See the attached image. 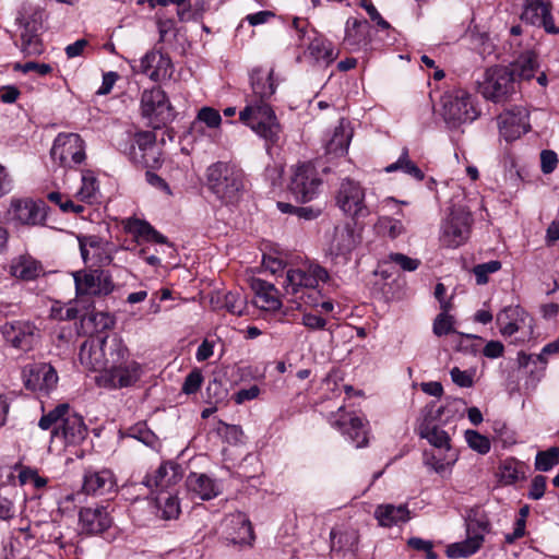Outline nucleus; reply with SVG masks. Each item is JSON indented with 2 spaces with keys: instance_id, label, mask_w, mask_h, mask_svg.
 Wrapping results in <instances>:
<instances>
[{
  "instance_id": "obj_1",
  "label": "nucleus",
  "mask_w": 559,
  "mask_h": 559,
  "mask_svg": "<svg viewBox=\"0 0 559 559\" xmlns=\"http://www.w3.org/2000/svg\"><path fill=\"white\" fill-rule=\"evenodd\" d=\"M38 427L43 430L51 429V439H59L64 445L80 444L88 431L83 417L71 411L68 403L58 404L45 413L38 421Z\"/></svg>"
},
{
  "instance_id": "obj_2",
  "label": "nucleus",
  "mask_w": 559,
  "mask_h": 559,
  "mask_svg": "<svg viewBox=\"0 0 559 559\" xmlns=\"http://www.w3.org/2000/svg\"><path fill=\"white\" fill-rule=\"evenodd\" d=\"M239 120L265 141L267 151L280 143L283 129L269 102L248 100Z\"/></svg>"
},
{
  "instance_id": "obj_3",
  "label": "nucleus",
  "mask_w": 559,
  "mask_h": 559,
  "mask_svg": "<svg viewBox=\"0 0 559 559\" xmlns=\"http://www.w3.org/2000/svg\"><path fill=\"white\" fill-rule=\"evenodd\" d=\"M207 187L225 203L236 202L243 190V173L237 166L216 162L206 170Z\"/></svg>"
},
{
  "instance_id": "obj_4",
  "label": "nucleus",
  "mask_w": 559,
  "mask_h": 559,
  "mask_svg": "<svg viewBox=\"0 0 559 559\" xmlns=\"http://www.w3.org/2000/svg\"><path fill=\"white\" fill-rule=\"evenodd\" d=\"M109 349V362L105 368V377L114 389L128 388L136 383L142 376V367L134 359L130 358L128 347L122 341H114Z\"/></svg>"
},
{
  "instance_id": "obj_5",
  "label": "nucleus",
  "mask_w": 559,
  "mask_h": 559,
  "mask_svg": "<svg viewBox=\"0 0 559 559\" xmlns=\"http://www.w3.org/2000/svg\"><path fill=\"white\" fill-rule=\"evenodd\" d=\"M466 539L447 547L450 558H465L477 552L484 544L485 535L490 533L491 524L486 512L475 507L468 510L465 518Z\"/></svg>"
},
{
  "instance_id": "obj_6",
  "label": "nucleus",
  "mask_w": 559,
  "mask_h": 559,
  "mask_svg": "<svg viewBox=\"0 0 559 559\" xmlns=\"http://www.w3.org/2000/svg\"><path fill=\"white\" fill-rule=\"evenodd\" d=\"M326 275L325 271L319 269L316 274L300 269H290L286 272L284 282L285 294L292 296V301L298 306H317L320 292L318 290L319 278Z\"/></svg>"
},
{
  "instance_id": "obj_7",
  "label": "nucleus",
  "mask_w": 559,
  "mask_h": 559,
  "mask_svg": "<svg viewBox=\"0 0 559 559\" xmlns=\"http://www.w3.org/2000/svg\"><path fill=\"white\" fill-rule=\"evenodd\" d=\"M140 103L141 115L153 129L165 127L176 118V111L166 93L158 86L144 90Z\"/></svg>"
},
{
  "instance_id": "obj_8",
  "label": "nucleus",
  "mask_w": 559,
  "mask_h": 559,
  "mask_svg": "<svg viewBox=\"0 0 559 559\" xmlns=\"http://www.w3.org/2000/svg\"><path fill=\"white\" fill-rule=\"evenodd\" d=\"M444 121L456 128L462 123L472 122L479 116L472 96L464 90H454L445 93L441 99Z\"/></svg>"
},
{
  "instance_id": "obj_9",
  "label": "nucleus",
  "mask_w": 559,
  "mask_h": 559,
  "mask_svg": "<svg viewBox=\"0 0 559 559\" xmlns=\"http://www.w3.org/2000/svg\"><path fill=\"white\" fill-rule=\"evenodd\" d=\"M479 93L493 103H504L515 93L513 73L507 67H493L486 70L484 80L478 84Z\"/></svg>"
},
{
  "instance_id": "obj_10",
  "label": "nucleus",
  "mask_w": 559,
  "mask_h": 559,
  "mask_svg": "<svg viewBox=\"0 0 559 559\" xmlns=\"http://www.w3.org/2000/svg\"><path fill=\"white\" fill-rule=\"evenodd\" d=\"M473 217L461 205H454L441 225L440 241L447 248H457L465 243L471 235Z\"/></svg>"
},
{
  "instance_id": "obj_11",
  "label": "nucleus",
  "mask_w": 559,
  "mask_h": 559,
  "mask_svg": "<svg viewBox=\"0 0 559 559\" xmlns=\"http://www.w3.org/2000/svg\"><path fill=\"white\" fill-rule=\"evenodd\" d=\"M123 152L134 164L145 168H156L160 165V151L156 145V135L152 131L134 133Z\"/></svg>"
},
{
  "instance_id": "obj_12",
  "label": "nucleus",
  "mask_w": 559,
  "mask_h": 559,
  "mask_svg": "<svg viewBox=\"0 0 559 559\" xmlns=\"http://www.w3.org/2000/svg\"><path fill=\"white\" fill-rule=\"evenodd\" d=\"M114 341H122L118 336L114 335H92L80 347L79 359L80 362L88 370L92 371H104L109 362L110 353L115 354V350L109 349L110 344Z\"/></svg>"
},
{
  "instance_id": "obj_13",
  "label": "nucleus",
  "mask_w": 559,
  "mask_h": 559,
  "mask_svg": "<svg viewBox=\"0 0 559 559\" xmlns=\"http://www.w3.org/2000/svg\"><path fill=\"white\" fill-rule=\"evenodd\" d=\"M50 156L61 167H73L85 159L84 141L76 133H59L53 141Z\"/></svg>"
},
{
  "instance_id": "obj_14",
  "label": "nucleus",
  "mask_w": 559,
  "mask_h": 559,
  "mask_svg": "<svg viewBox=\"0 0 559 559\" xmlns=\"http://www.w3.org/2000/svg\"><path fill=\"white\" fill-rule=\"evenodd\" d=\"M335 200L341 211L353 218H364L370 213L365 202V189L352 179L342 180Z\"/></svg>"
},
{
  "instance_id": "obj_15",
  "label": "nucleus",
  "mask_w": 559,
  "mask_h": 559,
  "mask_svg": "<svg viewBox=\"0 0 559 559\" xmlns=\"http://www.w3.org/2000/svg\"><path fill=\"white\" fill-rule=\"evenodd\" d=\"M72 275L76 295L106 296L115 289L111 275L102 269L80 270Z\"/></svg>"
},
{
  "instance_id": "obj_16",
  "label": "nucleus",
  "mask_w": 559,
  "mask_h": 559,
  "mask_svg": "<svg viewBox=\"0 0 559 559\" xmlns=\"http://www.w3.org/2000/svg\"><path fill=\"white\" fill-rule=\"evenodd\" d=\"M8 216L15 225L40 226L46 222L47 205L32 199H12Z\"/></svg>"
},
{
  "instance_id": "obj_17",
  "label": "nucleus",
  "mask_w": 559,
  "mask_h": 559,
  "mask_svg": "<svg viewBox=\"0 0 559 559\" xmlns=\"http://www.w3.org/2000/svg\"><path fill=\"white\" fill-rule=\"evenodd\" d=\"M321 185L322 180L316 167L311 163H305L295 169L289 190L297 200L308 202L317 197Z\"/></svg>"
},
{
  "instance_id": "obj_18",
  "label": "nucleus",
  "mask_w": 559,
  "mask_h": 559,
  "mask_svg": "<svg viewBox=\"0 0 559 559\" xmlns=\"http://www.w3.org/2000/svg\"><path fill=\"white\" fill-rule=\"evenodd\" d=\"M23 382L27 390L48 395L59 380L56 369L45 362L27 365L22 371Z\"/></svg>"
},
{
  "instance_id": "obj_19",
  "label": "nucleus",
  "mask_w": 559,
  "mask_h": 559,
  "mask_svg": "<svg viewBox=\"0 0 559 559\" xmlns=\"http://www.w3.org/2000/svg\"><path fill=\"white\" fill-rule=\"evenodd\" d=\"M223 540L227 546H252L254 533L248 516L242 512L227 515L223 522Z\"/></svg>"
},
{
  "instance_id": "obj_20",
  "label": "nucleus",
  "mask_w": 559,
  "mask_h": 559,
  "mask_svg": "<svg viewBox=\"0 0 559 559\" xmlns=\"http://www.w3.org/2000/svg\"><path fill=\"white\" fill-rule=\"evenodd\" d=\"M0 332L7 344L27 352L33 348L37 328L26 320H13L0 326Z\"/></svg>"
},
{
  "instance_id": "obj_21",
  "label": "nucleus",
  "mask_w": 559,
  "mask_h": 559,
  "mask_svg": "<svg viewBox=\"0 0 559 559\" xmlns=\"http://www.w3.org/2000/svg\"><path fill=\"white\" fill-rule=\"evenodd\" d=\"M521 20L527 24L539 26L548 34H559V27L551 15L550 0H525Z\"/></svg>"
},
{
  "instance_id": "obj_22",
  "label": "nucleus",
  "mask_w": 559,
  "mask_h": 559,
  "mask_svg": "<svg viewBox=\"0 0 559 559\" xmlns=\"http://www.w3.org/2000/svg\"><path fill=\"white\" fill-rule=\"evenodd\" d=\"M532 318L520 306L504 307L497 314V325L503 336H512L516 332L532 333Z\"/></svg>"
},
{
  "instance_id": "obj_23",
  "label": "nucleus",
  "mask_w": 559,
  "mask_h": 559,
  "mask_svg": "<svg viewBox=\"0 0 559 559\" xmlns=\"http://www.w3.org/2000/svg\"><path fill=\"white\" fill-rule=\"evenodd\" d=\"M501 136L511 142L530 130L528 112L521 107H514L500 114L497 118Z\"/></svg>"
},
{
  "instance_id": "obj_24",
  "label": "nucleus",
  "mask_w": 559,
  "mask_h": 559,
  "mask_svg": "<svg viewBox=\"0 0 559 559\" xmlns=\"http://www.w3.org/2000/svg\"><path fill=\"white\" fill-rule=\"evenodd\" d=\"M181 478V466L178 463L168 461L162 463L154 472L146 474L142 484L151 491H159L162 493L176 485Z\"/></svg>"
},
{
  "instance_id": "obj_25",
  "label": "nucleus",
  "mask_w": 559,
  "mask_h": 559,
  "mask_svg": "<svg viewBox=\"0 0 559 559\" xmlns=\"http://www.w3.org/2000/svg\"><path fill=\"white\" fill-rule=\"evenodd\" d=\"M81 532L86 535H97L107 531L112 519L104 506L84 507L79 512Z\"/></svg>"
},
{
  "instance_id": "obj_26",
  "label": "nucleus",
  "mask_w": 559,
  "mask_h": 559,
  "mask_svg": "<svg viewBox=\"0 0 559 559\" xmlns=\"http://www.w3.org/2000/svg\"><path fill=\"white\" fill-rule=\"evenodd\" d=\"M138 71L158 82L170 78L173 63L168 56L159 51H148L139 61Z\"/></svg>"
},
{
  "instance_id": "obj_27",
  "label": "nucleus",
  "mask_w": 559,
  "mask_h": 559,
  "mask_svg": "<svg viewBox=\"0 0 559 559\" xmlns=\"http://www.w3.org/2000/svg\"><path fill=\"white\" fill-rule=\"evenodd\" d=\"M273 74V69L265 70L263 68H255L252 70L250 74L252 94L247 96L246 103L248 100L269 102L276 91Z\"/></svg>"
},
{
  "instance_id": "obj_28",
  "label": "nucleus",
  "mask_w": 559,
  "mask_h": 559,
  "mask_svg": "<svg viewBox=\"0 0 559 559\" xmlns=\"http://www.w3.org/2000/svg\"><path fill=\"white\" fill-rule=\"evenodd\" d=\"M116 478L110 469H88L84 474L83 490L87 495L104 496L114 492Z\"/></svg>"
},
{
  "instance_id": "obj_29",
  "label": "nucleus",
  "mask_w": 559,
  "mask_h": 559,
  "mask_svg": "<svg viewBox=\"0 0 559 559\" xmlns=\"http://www.w3.org/2000/svg\"><path fill=\"white\" fill-rule=\"evenodd\" d=\"M187 490L195 498L211 500L222 492L219 483L203 473H190L186 479Z\"/></svg>"
},
{
  "instance_id": "obj_30",
  "label": "nucleus",
  "mask_w": 559,
  "mask_h": 559,
  "mask_svg": "<svg viewBox=\"0 0 559 559\" xmlns=\"http://www.w3.org/2000/svg\"><path fill=\"white\" fill-rule=\"evenodd\" d=\"M359 236L350 224L335 226L329 250L335 257L349 254L359 243Z\"/></svg>"
},
{
  "instance_id": "obj_31",
  "label": "nucleus",
  "mask_w": 559,
  "mask_h": 559,
  "mask_svg": "<svg viewBox=\"0 0 559 559\" xmlns=\"http://www.w3.org/2000/svg\"><path fill=\"white\" fill-rule=\"evenodd\" d=\"M17 22L24 27L21 34V50L25 56H38L44 51L43 43L38 35L40 22L36 19L23 21L17 17Z\"/></svg>"
},
{
  "instance_id": "obj_32",
  "label": "nucleus",
  "mask_w": 559,
  "mask_h": 559,
  "mask_svg": "<svg viewBox=\"0 0 559 559\" xmlns=\"http://www.w3.org/2000/svg\"><path fill=\"white\" fill-rule=\"evenodd\" d=\"M252 289L255 293V305L263 310L275 311L282 306L277 289L273 284L257 278L252 282Z\"/></svg>"
},
{
  "instance_id": "obj_33",
  "label": "nucleus",
  "mask_w": 559,
  "mask_h": 559,
  "mask_svg": "<svg viewBox=\"0 0 559 559\" xmlns=\"http://www.w3.org/2000/svg\"><path fill=\"white\" fill-rule=\"evenodd\" d=\"M369 23L366 20L348 19L345 27L344 44L350 50H358L367 45Z\"/></svg>"
},
{
  "instance_id": "obj_34",
  "label": "nucleus",
  "mask_w": 559,
  "mask_h": 559,
  "mask_svg": "<svg viewBox=\"0 0 559 559\" xmlns=\"http://www.w3.org/2000/svg\"><path fill=\"white\" fill-rule=\"evenodd\" d=\"M374 518L378 520L379 525L392 527L407 522L409 520V510L405 504H380L374 510Z\"/></svg>"
},
{
  "instance_id": "obj_35",
  "label": "nucleus",
  "mask_w": 559,
  "mask_h": 559,
  "mask_svg": "<svg viewBox=\"0 0 559 559\" xmlns=\"http://www.w3.org/2000/svg\"><path fill=\"white\" fill-rule=\"evenodd\" d=\"M332 426L340 429L344 435H347L357 448L367 444V436L364 423L358 417H349L346 419L343 415L340 418L331 419Z\"/></svg>"
},
{
  "instance_id": "obj_36",
  "label": "nucleus",
  "mask_w": 559,
  "mask_h": 559,
  "mask_svg": "<svg viewBox=\"0 0 559 559\" xmlns=\"http://www.w3.org/2000/svg\"><path fill=\"white\" fill-rule=\"evenodd\" d=\"M126 229L128 233L145 241L167 243V238L144 219L136 217L128 218Z\"/></svg>"
},
{
  "instance_id": "obj_37",
  "label": "nucleus",
  "mask_w": 559,
  "mask_h": 559,
  "mask_svg": "<svg viewBox=\"0 0 559 559\" xmlns=\"http://www.w3.org/2000/svg\"><path fill=\"white\" fill-rule=\"evenodd\" d=\"M13 276L23 281H33L44 273L43 265L29 255H21L11 265Z\"/></svg>"
},
{
  "instance_id": "obj_38",
  "label": "nucleus",
  "mask_w": 559,
  "mask_h": 559,
  "mask_svg": "<svg viewBox=\"0 0 559 559\" xmlns=\"http://www.w3.org/2000/svg\"><path fill=\"white\" fill-rule=\"evenodd\" d=\"M352 136V130L345 127L343 121H341V123L335 127L331 139L326 142V153L333 156L344 155L348 150Z\"/></svg>"
},
{
  "instance_id": "obj_39",
  "label": "nucleus",
  "mask_w": 559,
  "mask_h": 559,
  "mask_svg": "<svg viewBox=\"0 0 559 559\" xmlns=\"http://www.w3.org/2000/svg\"><path fill=\"white\" fill-rule=\"evenodd\" d=\"M537 69V55L534 51H526L519 57L510 71L514 78L518 76L521 80L530 81L534 78Z\"/></svg>"
},
{
  "instance_id": "obj_40",
  "label": "nucleus",
  "mask_w": 559,
  "mask_h": 559,
  "mask_svg": "<svg viewBox=\"0 0 559 559\" xmlns=\"http://www.w3.org/2000/svg\"><path fill=\"white\" fill-rule=\"evenodd\" d=\"M401 170L414 179L421 181L425 178L424 171L409 158L408 148L404 147L402 154L395 163L385 167L386 173Z\"/></svg>"
},
{
  "instance_id": "obj_41",
  "label": "nucleus",
  "mask_w": 559,
  "mask_h": 559,
  "mask_svg": "<svg viewBox=\"0 0 559 559\" xmlns=\"http://www.w3.org/2000/svg\"><path fill=\"white\" fill-rule=\"evenodd\" d=\"M419 436L440 450L445 449L450 451V437L449 435L437 426L429 423L423 424L419 428Z\"/></svg>"
},
{
  "instance_id": "obj_42",
  "label": "nucleus",
  "mask_w": 559,
  "mask_h": 559,
  "mask_svg": "<svg viewBox=\"0 0 559 559\" xmlns=\"http://www.w3.org/2000/svg\"><path fill=\"white\" fill-rule=\"evenodd\" d=\"M156 506L164 520L177 519L181 512L178 497L169 492L159 493L156 498Z\"/></svg>"
},
{
  "instance_id": "obj_43",
  "label": "nucleus",
  "mask_w": 559,
  "mask_h": 559,
  "mask_svg": "<svg viewBox=\"0 0 559 559\" xmlns=\"http://www.w3.org/2000/svg\"><path fill=\"white\" fill-rule=\"evenodd\" d=\"M308 50L311 57L317 61H322L326 64L333 62L337 57V52H335L332 43L323 38H314L311 40Z\"/></svg>"
},
{
  "instance_id": "obj_44",
  "label": "nucleus",
  "mask_w": 559,
  "mask_h": 559,
  "mask_svg": "<svg viewBox=\"0 0 559 559\" xmlns=\"http://www.w3.org/2000/svg\"><path fill=\"white\" fill-rule=\"evenodd\" d=\"M98 191L97 179L93 171L84 170L82 173V186L76 193V197L87 203H92L95 200Z\"/></svg>"
},
{
  "instance_id": "obj_45",
  "label": "nucleus",
  "mask_w": 559,
  "mask_h": 559,
  "mask_svg": "<svg viewBox=\"0 0 559 559\" xmlns=\"http://www.w3.org/2000/svg\"><path fill=\"white\" fill-rule=\"evenodd\" d=\"M559 464V447H551L545 451H538L535 457V469L548 472Z\"/></svg>"
},
{
  "instance_id": "obj_46",
  "label": "nucleus",
  "mask_w": 559,
  "mask_h": 559,
  "mask_svg": "<svg viewBox=\"0 0 559 559\" xmlns=\"http://www.w3.org/2000/svg\"><path fill=\"white\" fill-rule=\"evenodd\" d=\"M84 324H91L92 331L100 335L99 333L111 329L115 325V319L107 312H91L86 318L83 319Z\"/></svg>"
},
{
  "instance_id": "obj_47",
  "label": "nucleus",
  "mask_w": 559,
  "mask_h": 559,
  "mask_svg": "<svg viewBox=\"0 0 559 559\" xmlns=\"http://www.w3.org/2000/svg\"><path fill=\"white\" fill-rule=\"evenodd\" d=\"M501 269V262L491 260L485 263L477 264L473 267L472 272L475 275L477 285H485L489 281V275L498 272Z\"/></svg>"
},
{
  "instance_id": "obj_48",
  "label": "nucleus",
  "mask_w": 559,
  "mask_h": 559,
  "mask_svg": "<svg viewBox=\"0 0 559 559\" xmlns=\"http://www.w3.org/2000/svg\"><path fill=\"white\" fill-rule=\"evenodd\" d=\"M223 307L231 314L242 316L247 309L245 297L239 293L228 292L224 296Z\"/></svg>"
},
{
  "instance_id": "obj_49",
  "label": "nucleus",
  "mask_w": 559,
  "mask_h": 559,
  "mask_svg": "<svg viewBox=\"0 0 559 559\" xmlns=\"http://www.w3.org/2000/svg\"><path fill=\"white\" fill-rule=\"evenodd\" d=\"M465 439L469 448L477 451L479 454H487L490 451V440L476 430H466Z\"/></svg>"
},
{
  "instance_id": "obj_50",
  "label": "nucleus",
  "mask_w": 559,
  "mask_h": 559,
  "mask_svg": "<svg viewBox=\"0 0 559 559\" xmlns=\"http://www.w3.org/2000/svg\"><path fill=\"white\" fill-rule=\"evenodd\" d=\"M358 537L355 532H335L331 531V547L333 550H342L346 544H350L349 548L357 543Z\"/></svg>"
},
{
  "instance_id": "obj_51",
  "label": "nucleus",
  "mask_w": 559,
  "mask_h": 559,
  "mask_svg": "<svg viewBox=\"0 0 559 559\" xmlns=\"http://www.w3.org/2000/svg\"><path fill=\"white\" fill-rule=\"evenodd\" d=\"M530 508L528 506H524L520 509V518L514 523V528L512 533H508L504 536V540L508 544L514 543L516 539L521 538L525 534V525H526V516L528 515Z\"/></svg>"
},
{
  "instance_id": "obj_52",
  "label": "nucleus",
  "mask_w": 559,
  "mask_h": 559,
  "mask_svg": "<svg viewBox=\"0 0 559 559\" xmlns=\"http://www.w3.org/2000/svg\"><path fill=\"white\" fill-rule=\"evenodd\" d=\"M128 436L146 445H152L155 441V435L150 430L145 423H138L130 427L128 429Z\"/></svg>"
},
{
  "instance_id": "obj_53",
  "label": "nucleus",
  "mask_w": 559,
  "mask_h": 559,
  "mask_svg": "<svg viewBox=\"0 0 559 559\" xmlns=\"http://www.w3.org/2000/svg\"><path fill=\"white\" fill-rule=\"evenodd\" d=\"M197 121L203 122L209 128H218L222 117L218 110L213 107H202L197 115Z\"/></svg>"
},
{
  "instance_id": "obj_54",
  "label": "nucleus",
  "mask_w": 559,
  "mask_h": 559,
  "mask_svg": "<svg viewBox=\"0 0 559 559\" xmlns=\"http://www.w3.org/2000/svg\"><path fill=\"white\" fill-rule=\"evenodd\" d=\"M524 466L521 462L510 461L506 462L502 467V478L508 484H513L524 477Z\"/></svg>"
},
{
  "instance_id": "obj_55",
  "label": "nucleus",
  "mask_w": 559,
  "mask_h": 559,
  "mask_svg": "<svg viewBox=\"0 0 559 559\" xmlns=\"http://www.w3.org/2000/svg\"><path fill=\"white\" fill-rule=\"evenodd\" d=\"M389 261L399 265L403 271L413 272L416 271L421 264L419 259L411 258L400 252H393L389 254Z\"/></svg>"
},
{
  "instance_id": "obj_56",
  "label": "nucleus",
  "mask_w": 559,
  "mask_h": 559,
  "mask_svg": "<svg viewBox=\"0 0 559 559\" xmlns=\"http://www.w3.org/2000/svg\"><path fill=\"white\" fill-rule=\"evenodd\" d=\"M407 546L418 552H424L427 559H438V555L433 551V544L431 540L423 539L420 537H411L407 540Z\"/></svg>"
},
{
  "instance_id": "obj_57",
  "label": "nucleus",
  "mask_w": 559,
  "mask_h": 559,
  "mask_svg": "<svg viewBox=\"0 0 559 559\" xmlns=\"http://www.w3.org/2000/svg\"><path fill=\"white\" fill-rule=\"evenodd\" d=\"M454 319L452 316L447 313H439L433 321V333L437 336L448 335L452 333Z\"/></svg>"
},
{
  "instance_id": "obj_58",
  "label": "nucleus",
  "mask_w": 559,
  "mask_h": 559,
  "mask_svg": "<svg viewBox=\"0 0 559 559\" xmlns=\"http://www.w3.org/2000/svg\"><path fill=\"white\" fill-rule=\"evenodd\" d=\"M380 227L392 239L397 238L405 231L402 222L392 217H382L380 219Z\"/></svg>"
},
{
  "instance_id": "obj_59",
  "label": "nucleus",
  "mask_w": 559,
  "mask_h": 559,
  "mask_svg": "<svg viewBox=\"0 0 559 559\" xmlns=\"http://www.w3.org/2000/svg\"><path fill=\"white\" fill-rule=\"evenodd\" d=\"M456 457L454 454L444 456V457H437L436 454H431L428 456L426 453L425 463L426 465L430 466L435 472L442 473L444 472L450 465H452L455 462Z\"/></svg>"
},
{
  "instance_id": "obj_60",
  "label": "nucleus",
  "mask_w": 559,
  "mask_h": 559,
  "mask_svg": "<svg viewBox=\"0 0 559 559\" xmlns=\"http://www.w3.org/2000/svg\"><path fill=\"white\" fill-rule=\"evenodd\" d=\"M202 382L203 376L201 370L193 369L185 379L182 384V392L186 394H193L200 390Z\"/></svg>"
},
{
  "instance_id": "obj_61",
  "label": "nucleus",
  "mask_w": 559,
  "mask_h": 559,
  "mask_svg": "<svg viewBox=\"0 0 559 559\" xmlns=\"http://www.w3.org/2000/svg\"><path fill=\"white\" fill-rule=\"evenodd\" d=\"M452 381L460 388H472L474 384V372L461 370L459 367H453L450 370Z\"/></svg>"
},
{
  "instance_id": "obj_62",
  "label": "nucleus",
  "mask_w": 559,
  "mask_h": 559,
  "mask_svg": "<svg viewBox=\"0 0 559 559\" xmlns=\"http://www.w3.org/2000/svg\"><path fill=\"white\" fill-rule=\"evenodd\" d=\"M547 477L543 475H536L530 486L527 497L532 500H539L544 497L546 490Z\"/></svg>"
},
{
  "instance_id": "obj_63",
  "label": "nucleus",
  "mask_w": 559,
  "mask_h": 559,
  "mask_svg": "<svg viewBox=\"0 0 559 559\" xmlns=\"http://www.w3.org/2000/svg\"><path fill=\"white\" fill-rule=\"evenodd\" d=\"M558 163L557 154L554 151L545 150L540 153V167L544 174L555 170Z\"/></svg>"
},
{
  "instance_id": "obj_64",
  "label": "nucleus",
  "mask_w": 559,
  "mask_h": 559,
  "mask_svg": "<svg viewBox=\"0 0 559 559\" xmlns=\"http://www.w3.org/2000/svg\"><path fill=\"white\" fill-rule=\"evenodd\" d=\"M259 394H260V389L258 385L254 384L248 389H241V390L237 391L233 395V400L235 401L236 404H242L247 401L254 400L255 397H258Z\"/></svg>"
}]
</instances>
